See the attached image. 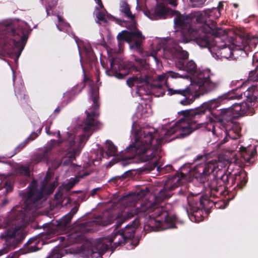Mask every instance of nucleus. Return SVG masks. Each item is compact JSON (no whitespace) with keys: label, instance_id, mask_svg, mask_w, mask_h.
Listing matches in <instances>:
<instances>
[{"label":"nucleus","instance_id":"1","mask_svg":"<svg viewBox=\"0 0 258 258\" xmlns=\"http://www.w3.org/2000/svg\"><path fill=\"white\" fill-rule=\"evenodd\" d=\"M222 101L219 97L195 109L182 111L184 118L175 122L164 133L162 137L154 127H144L135 130L132 132L134 142L130 145H161L175 139L183 138L200 128V125L206 124L207 113H210L212 109L217 108Z\"/></svg>","mask_w":258,"mask_h":258},{"label":"nucleus","instance_id":"2","mask_svg":"<svg viewBox=\"0 0 258 258\" xmlns=\"http://www.w3.org/2000/svg\"><path fill=\"white\" fill-rule=\"evenodd\" d=\"M51 174L47 173L43 180L33 179L29 186V190L20 193L25 200V205L23 207L16 206L12 209L11 216L15 222L7 230L5 235L10 250L16 247L25 237L22 226L17 224L26 220L29 212H33L34 209L39 207V201L43 195L51 194L57 185V181H51Z\"/></svg>","mask_w":258,"mask_h":258},{"label":"nucleus","instance_id":"3","mask_svg":"<svg viewBox=\"0 0 258 258\" xmlns=\"http://www.w3.org/2000/svg\"><path fill=\"white\" fill-rule=\"evenodd\" d=\"M211 71L205 70L199 73L197 76L191 80L190 86L184 89H173L169 87L168 80L166 83V80H159L158 77L157 80L153 81L151 84V88L153 90L157 89L158 94L157 96H163L165 90L163 88V84L167 88V94L171 96L179 95L184 97V99L179 101L182 105H188L192 104L196 98H199L200 95L208 94L216 90L220 86L219 81L214 82L211 79Z\"/></svg>","mask_w":258,"mask_h":258},{"label":"nucleus","instance_id":"4","mask_svg":"<svg viewBox=\"0 0 258 258\" xmlns=\"http://www.w3.org/2000/svg\"><path fill=\"white\" fill-rule=\"evenodd\" d=\"M145 39V37L142 35L141 31L136 29L134 31L123 30L119 32L116 36L117 47H108L104 41L99 43L107 51L110 62L109 72L111 75L118 79H122L133 71L141 72V69H138L134 64L127 66L118 56V54L123 51L125 42L131 44V48L141 51L142 43Z\"/></svg>","mask_w":258,"mask_h":258},{"label":"nucleus","instance_id":"5","mask_svg":"<svg viewBox=\"0 0 258 258\" xmlns=\"http://www.w3.org/2000/svg\"><path fill=\"white\" fill-rule=\"evenodd\" d=\"M30 27L25 22H21L18 27L13 29L11 24H0V53L19 58L26 43L30 31Z\"/></svg>","mask_w":258,"mask_h":258},{"label":"nucleus","instance_id":"6","mask_svg":"<svg viewBox=\"0 0 258 258\" xmlns=\"http://www.w3.org/2000/svg\"><path fill=\"white\" fill-rule=\"evenodd\" d=\"M174 18L176 27L180 28L181 37L180 41L187 43L191 41H195L200 46H206L209 42L205 36H200L199 32L195 29L192 23V16L182 15L178 12Z\"/></svg>","mask_w":258,"mask_h":258},{"label":"nucleus","instance_id":"7","mask_svg":"<svg viewBox=\"0 0 258 258\" xmlns=\"http://www.w3.org/2000/svg\"><path fill=\"white\" fill-rule=\"evenodd\" d=\"M176 60L175 61V66L177 69L184 71L183 73L180 74L178 73L169 71L162 75H158V78L159 80H166V83H167V80L169 78H188L189 75H195L191 79L197 76L202 71L197 72V66L195 62L192 60H187L189 54L187 51L183 50L182 48H180L176 51ZM202 70V71H205ZM207 70H210L207 69Z\"/></svg>","mask_w":258,"mask_h":258},{"label":"nucleus","instance_id":"8","mask_svg":"<svg viewBox=\"0 0 258 258\" xmlns=\"http://www.w3.org/2000/svg\"><path fill=\"white\" fill-rule=\"evenodd\" d=\"M246 85V83L242 82L237 88L232 89L231 91L219 96V99H222L223 101L232 99L239 100L244 97L247 102H249L250 103H254L257 101L258 96V85H251L248 87L245 91H242Z\"/></svg>","mask_w":258,"mask_h":258},{"label":"nucleus","instance_id":"9","mask_svg":"<svg viewBox=\"0 0 258 258\" xmlns=\"http://www.w3.org/2000/svg\"><path fill=\"white\" fill-rule=\"evenodd\" d=\"M239 39L241 41V44H237L238 41L236 40L233 42L232 47L226 45L224 42H223V44L221 45L215 43V45L218 48V53L221 57L236 60L239 57V54L237 53L238 50L246 52L250 50V40L249 39H245L241 37H239Z\"/></svg>","mask_w":258,"mask_h":258},{"label":"nucleus","instance_id":"10","mask_svg":"<svg viewBox=\"0 0 258 258\" xmlns=\"http://www.w3.org/2000/svg\"><path fill=\"white\" fill-rule=\"evenodd\" d=\"M154 199L153 203H147L145 207L143 208L142 211L149 213L153 212V214L151 215L153 218L149 222V225L153 230H160L163 229L162 223L166 221L168 214L162 206H159L161 202L156 201L155 197Z\"/></svg>","mask_w":258,"mask_h":258},{"label":"nucleus","instance_id":"11","mask_svg":"<svg viewBox=\"0 0 258 258\" xmlns=\"http://www.w3.org/2000/svg\"><path fill=\"white\" fill-rule=\"evenodd\" d=\"M86 85L88 86V95L89 99L93 103L92 109H89L87 112V119L85 122V126L81 128L84 132L89 131L95 124V120L96 117V99L97 89L95 84L90 79L84 78Z\"/></svg>","mask_w":258,"mask_h":258},{"label":"nucleus","instance_id":"12","mask_svg":"<svg viewBox=\"0 0 258 258\" xmlns=\"http://www.w3.org/2000/svg\"><path fill=\"white\" fill-rule=\"evenodd\" d=\"M125 150L126 152H131L134 155L140 156L144 161L152 160L149 169L152 170L157 167V170H159L160 167L157 166V161L160 156L158 154V151L154 149L149 146H128Z\"/></svg>","mask_w":258,"mask_h":258},{"label":"nucleus","instance_id":"13","mask_svg":"<svg viewBox=\"0 0 258 258\" xmlns=\"http://www.w3.org/2000/svg\"><path fill=\"white\" fill-rule=\"evenodd\" d=\"M182 173H176L175 175L169 176L165 182L163 188L155 196L156 201L162 202L166 199L171 197L172 191L181 183V179L184 177Z\"/></svg>","mask_w":258,"mask_h":258},{"label":"nucleus","instance_id":"14","mask_svg":"<svg viewBox=\"0 0 258 258\" xmlns=\"http://www.w3.org/2000/svg\"><path fill=\"white\" fill-rule=\"evenodd\" d=\"M199 32L200 36H204L205 35L209 43L206 46H201V47H208L210 46V40L208 34L212 33L216 36V39L215 40V43H219L221 41V38L219 35L221 34L219 31H222L221 29H217L216 27V23L213 20L205 21V23L202 25V28L198 30Z\"/></svg>","mask_w":258,"mask_h":258},{"label":"nucleus","instance_id":"15","mask_svg":"<svg viewBox=\"0 0 258 258\" xmlns=\"http://www.w3.org/2000/svg\"><path fill=\"white\" fill-rule=\"evenodd\" d=\"M224 128L225 130L226 136L222 140L221 144L227 143L229 139H237L240 136L241 128L239 123L237 122H230Z\"/></svg>","mask_w":258,"mask_h":258},{"label":"nucleus","instance_id":"16","mask_svg":"<svg viewBox=\"0 0 258 258\" xmlns=\"http://www.w3.org/2000/svg\"><path fill=\"white\" fill-rule=\"evenodd\" d=\"M219 160H211L205 164H200L195 168V172L203 176H207L211 174L218 168Z\"/></svg>","mask_w":258,"mask_h":258},{"label":"nucleus","instance_id":"17","mask_svg":"<svg viewBox=\"0 0 258 258\" xmlns=\"http://www.w3.org/2000/svg\"><path fill=\"white\" fill-rule=\"evenodd\" d=\"M235 117V114L232 113L231 109H230L229 108H224L221 109L218 114V120L219 122L224 127L227 124L232 122Z\"/></svg>","mask_w":258,"mask_h":258},{"label":"nucleus","instance_id":"18","mask_svg":"<svg viewBox=\"0 0 258 258\" xmlns=\"http://www.w3.org/2000/svg\"><path fill=\"white\" fill-rule=\"evenodd\" d=\"M166 7L162 4H158L154 11L149 12V15L146 14L148 17L151 20H158L165 19L167 14Z\"/></svg>","mask_w":258,"mask_h":258},{"label":"nucleus","instance_id":"19","mask_svg":"<svg viewBox=\"0 0 258 258\" xmlns=\"http://www.w3.org/2000/svg\"><path fill=\"white\" fill-rule=\"evenodd\" d=\"M51 148L50 146H46L40 149L38 152L34 154L31 158V163L37 164L42 160H46L49 157Z\"/></svg>","mask_w":258,"mask_h":258},{"label":"nucleus","instance_id":"20","mask_svg":"<svg viewBox=\"0 0 258 258\" xmlns=\"http://www.w3.org/2000/svg\"><path fill=\"white\" fill-rule=\"evenodd\" d=\"M95 245V243L94 244L91 241H87L81 247L78 252L83 257L91 258L92 254L95 252L96 247Z\"/></svg>","mask_w":258,"mask_h":258},{"label":"nucleus","instance_id":"21","mask_svg":"<svg viewBox=\"0 0 258 258\" xmlns=\"http://www.w3.org/2000/svg\"><path fill=\"white\" fill-rule=\"evenodd\" d=\"M207 10L205 11L206 12ZM190 16H192V23L194 25V27L195 29L199 30L200 29L202 28V25L205 23V21L207 20V18H206V16H207L208 18H210L208 15L204 14L202 13H191L190 14Z\"/></svg>","mask_w":258,"mask_h":258},{"label":"nucleus","instance_id":"22","mask_svg":"<svg viewBox=\"0 0 258 258\" xmlns=\"http://www.w3.org/2000/svg\"><path fill=\"white\" fill-rule=\"evenodd\" d=\"M113 246L111 245L108 238L98 239V254L101 256L109 249H113Z\"/></svg>","mask_w":258,"mask_h":258},{"label":"nucleus","instance_id":"23","mask_svg":"<svg viewBox=\"0 0 258 258\" xmlns=\"http://www.w3.org/2000/svg\"><path fill=\"white\" fill-rule=\"evenodd\" d=\"M148 192L149 189L146 188L145 189L124 197L123 200L126 202H131V205H133L138 200L146 196Z\"/></svg>","mask_w":258,"mask_h":258},{"label":"nucleus","instance_id":"24","mask_svg":"<svg viewBox=\"0 0 258 258\" xmlns=\"http://www.w3.org/2000/svg\"><path fill=\"white\" fill-rule=\"evenodd\" d=\"M110 241V244L113 243V248L112 249V251L118 246L124 244L126 242L124 236L120 231H118L117 232L115 233L111 238H108Z\"/></svg>","mask_w":258,"mask_h":258},{"label":"nucleus","instance_id":"25","mask_svg":"<svg viewBox=\"0 0 258 258\" xmlns=\"http://www.w3.org/2000/svg\"><path fill=\"white\" fill-rule=\"evenodd\" d=\"M72 217L73 215L72 214H67L64 216L58 222L57 226L51 229L50 233L56 234L58 233L57 230L58 229H64L71 221Z\"/></svg>","mask_w":258,"mask_h":258},{"label":"nucleus","instance_id":"26","mask_svg":"<svg viewBox=\"0 0 258 258\" xmlns=\"http://www.w3.org/2000/svg\"><path fill=\"white\" fill-rule=\"evenodd\" d=\"M149 79L150 77L147 75H145L144 77H133L128 78L126 81V83L130 87H133L135 83L137 84H144L147 87L149 83Z\"/></svg>","mask_w":258,"mask_h":258},{"label":"nucleus","instance_id":"27","mask_svg":"<svg viewBox=\"0 0 258 258\" xmlns=\"http://www.w3.org/2000/svg\"><path fill=\"white\" fill-rule=\"evenodd\" d=\"M72 133L70 131H69L67 133V138L64 139L61 137L60 133L59 131L57 132V139L56 141V143L57 144H60L62 143H65L68 142L71 144V145H73L75 143H76L75 141V131L73 132Z\"/></svg>","mask_w":258,"mask_h":258},{"label":"nucleus","instance_id":"28","mask_svg":"<svg viewBox=\"0 0 258 258\" xmlns=\"http://www.w3.org/2000/svg\"><path fill=\"white\" fill-rule=\"evenodd\" d=\"M98 7L101 9H103L101 11L98 10V20L107 23V19H111L112 16L104 8L101 0H98Z\"/></svg>","mask_w":258,"mask_h":258},{"label":"nucleus","instance_id":"29","mask_svg":"<svg viewBox=\"0 0 258 258\" xmlns=\"http://www.w3.org/2000/svg\"><path fill=\"white\" fill-rule=\"evenodd\" d=\"M252 63L255 68L249 72L248 80L253 82H258V52L253 55Z\"/></svg>","mask_w":258,"mask_h":258},{"label":"nucleus","instance_id":"30","mask_svg":"<svg viewBox=\"0 0 258 258\" xmlns=\"http://www.w3.org/2000/svg\"><path fill=\"white\" fill-rule=\"evenodd\" d=\"M223 2H220L217 8H213L212 9L207 10L205 12V14L208 15L209 17L218 19L221 16L220 11L223 9Z\"/></svg>","mask_w":258,"mask_h":258},{"label":"nucleus","instance_id":"31","mask_svg":"<svg viewBox=\"0 0 258 258\" xmlns=\"http://www.w3.org/2000/svg\"><path fill=\"white\" fill-rule=\"evenodd\" d=\"M39 245H42V242L38 238H31L27 243V249L30 252L36 251L40 248Z\"/></svg>","mask_w":258,"mask_h":258},{"label":"nucleus","instance_id":"32","mask_svg":"<svg viewBox=\"0 0 258 258\" xmlns=\"http://www.w3.org/2000/svg\"><path fill=\"white\" fill-rule=\"evenodd\" d=\"M251 103L245 100L241 103V112L240 113V116L244 115H251L254 113V109L252 106Z\"/></svg>","mask_w":258,"mask_h":258},{"label":"nucleus","instance_id":"33","mask_svg":"<svg viewBox=\"0 0 258 258\" xmlns=\"http://www.w3.org/2000/svg\"><path fill=\"white\" fill-rule=\"evenodd\" d=\"M137 210L134 209L131 210L130 211H126L124 212V215H121L120 217H118L116 219V228H118L125 220L132 218L135 215L137 214Z\"/></svg>","mask_w":258,"mask_h":258},{"label":"nucleus","instance_id":"34","mask_svg":"<svg viewBox=\"0 0 258 258\" xmlns=\"http://www.w3.org/2000/svg\"><path fill=\"white\" fill-rule=\"evenodd\" d=\"M113 219L112 216L108 212H105L103 213L102 217L98 216V226H106L110 224Z\"/></svg>","mask_w":258,"mask_h":258},{"label":"nucleus","instance_id":"35","mask_svg":"<svg viewBox=\"0 0 258 258\" xmlns=\"http://www.w3.org/2000/svg\"><path fill=\"white\" fill-rule=\"evenodd\" d=\"M81 150V146H71L67 153V157L72 161L80 154Z\"/></svg>","mask_w":258,"mask_h":258},{"label":"nucleus","instance_id":"36","mask_svg":"<svg viewBox=\"0 0 258 258\" xmlns=\"http://www.w3.org/2000/svg\"><path fill=\"white\" fill-rule=\"evenodd\" d=\"M240 151L241 152V154L244 160L247 162H249L250 159L255 155L256 153L255 148H254L253 151H250L244 146H241Z\"/></svg>","mask_w":258,"mask_h":258},{"label":"nucleus","instance_id":"37","mask_svg":"<svg viewBox=\"0 0 258 258\" xmlns=\"http://www.w3.org/2000/svg\"><path fill=\"white\" fill-rule=\"evenodd\" d=\"M135 226L128 225L126 226L123 229L120 230L126 241L133 237L135 232Z\"/></svg>","mask_w":258,"mask_h":258},{"label":"nucleus","instance_id":"38","mask_svg":"<svg viewBox=\"0 0 258 258\" xmlns=\"http://www.w3.org/2000/svg\"><path fill=\"white\" fill-rule=\"evenodd\" d=\"M57 18L58 21V24H56L57 29L59 31H63L67 33H69L71 30L70 24L65 22L61 16H57Z\"/></svg>","mask_w":258,"mask_h":258},{"label":"nucleus","instance_id":"39","mask_svg":"<svg viewBox=\"0 0 258 258\" xmlns=\"http://www.w3.org/2000/svg\"><path fill=\"white\" fill-rule=\"evenodd\" d=\"M83 49L85 53L86 57L89 62L93 61L95 57V53L92 50V47L90 44H86L83 45Z\"/></svg>","mask_w":258,"mask_h":258},{"label":"nucleus","instance_id":"40","mask_svg":"<svg viewBox=\"0 0 258 258\" xmlns=\"http://www.w3.org/2000/svg\"><path fill=\"white\" fill-rule=\"evenodd\" d=\"M30 164H28L26 166L22 165L18 166L16 168L17 173L21 175L30 176Z\"/></svg>","mask_w":258,"mask_h":258},{"label":"nucleus","instance_id":"41","mask_svg":"<svg viewBox=\"0 0 258 258\" xmlns=\"http://www.w3.org/2000/svg\"><path fill=\"white\" fill-rule=\"evenodd\" d=\"M120 11L123 13L126 17L130 18L131 19H134L135 17L132 14L130 6L127 3H123L120 6Z\"/></svg>","mask_w":258,"mask_h":258},{"label":"nucleus","instance_id":"42","mask_svg":"<svg viewBox=\"0 0 258 258\" xmlns=\"http://www.w3.org/2000/svg\"><path fill=\"white\" fill-rule=\"evenodd\" d=\"M84 176V175H82L81 176H77L75 178L71 179L68 183L64 185V187L66 189H70L72 188L78 182H79L80 178L83 177Z\"/></svg>","mask_w":258,"mask_h":258},{"label":"nucleus","instance_id":"43","mask_svg":"<svg viewBox=\"0 0 258 258\" xmlns=\"http://www.w3.org/2000/svg\"><path fill=\"white\" fill-rule=\"evenodd\" d=\"M229 108L231 109L232 113L235 114V117L240 116V113L241 112V103H235Z\"/></svg>","mask_w":258,"mask_h":258},{"label":"nucleus","instance_id":"44","mask_svg":"<svg viewBox=\"0 0 258 258\" xmlns=\"http://www.w3.org/2000/svg\"><path fill=\"white\" fill-rule=\"evenodd\" d=\"M54 200L56 201V205H61L63 201V194L60 190L57 192L54 196Z\"/></svg>","mask_w":258,"mask_h":258},{"label":"nucleus","instance_id":"45","mask_svg":"<svg viewBox=\"0 0 258 258\" xmlns=\"http://www.w3.org/2000/svg\"><path fill=\"white\" fill-rule=\"evenodd\" d=\"M120 152L117 150L116 146H108L107 154L110 156H119Z\"/></svg>","mask_w":258,"mask_h":258},{"label":"nucleus","instance_id":"46","mask_svg":"<svg viewBox=\"0 0 258 258\" xmlns=\"http://www.w3.org/2000/svg\"><path fill=\"white\" fill-rule=\"evenodd\" d=\"M197 204H196L195 205L191 204L190 202L188 201V206L189 208L191 211L194 212H197L199 210V208L197 205Z\"/></svg>","mask_w":258,"mask_h":258},{"label":"nucleus","instance_id":"47","mask_svg":"<svg viewBox=\"0 0 258 258\" xmlns=\"http://www.w3.org/2000/svg\"><path fill=\"white\" fill-rule=\"evenodd\" d=\"M89 135L86 134H83L81 135L79 139V143L83 144L88 140Z\"/></svg>","mask_w":258,"mask_h":258},{"label":"nucleus","instance_id":"48","mask_svg":"<svg viewBox=\"0 0 258 258\" xmlns=\"http://www.w3.org/2000/svg\"><path fill=\"white\" fill-rule=\"evenodd\" d=\"M72 36H73L74 38L75 39V41L77 44V46H78V49H80L81 47V43H82V41H80L79 38L76 36L74 34V33H72Z\"/></svg>","mask_w":258,"mask_h":258},{"label":"nucleus","instance_id":"49","mask_svg":"<svg viewBox=\"0 0 258 258\" xmlns=\"http://www.w3.org/2000/svg\"><path fill=\"white\" fill-rule=\"evenodd\" d=\"M37 137V134L36 133H32V134H31L30 135V136L27 139L26 141V142H25V144H28V142H27V141L28 140H34L36 137Z\"/></svg>","mask_w":258,"mask_h":258},{"label":"nucleus","instance_id":"50","mask_svg":"<svg viewBox=\"0 0 258 258\" xmlns=\"http://www.w3.org/2000/svg\"><path fill=\"white\" fill-rule=\"evenodd\" d=\"M167 1L170 5L173 7L177 6V0H167Z\"/></svg>","mask_w":258,"mask_h":258},{"label":"nucleus","instance_id":"51","mask_svg":"<svg viewBox=\"0 0 258 258\" xmlns=\"http://www.w3.org/2000/svg\"><path fill=\"white\" fill-rule=\"evenodd\" d=\"M136 61H138L142 67H144L146 63L145 60L144 59H136Z\"/></svg>","mask_w":258,"mask_h":258},{"label":"nucleus","instance_id":"52","mask_svg":"<svg viewBox=\"0 0 258 258\" xmlns=\"http://www.w3.org/2000/svg\"><path fill=\"white\" fill-rule=\"evenodd\" d=\"M106 145L111 146V145H114L113 144V142L111 141L107 140L106 141Z\"/></svg>","mask_w":258,"mask_h":258},{"label":"nucleus","instance_id":"53","mask_svg":"<svg viewBox=\"0 0 258 258\" xmlns=\"http://www.w3.org/2000/svg\"><path fill=\"white\" fill-rule=\"evenodd\" d=\"M206 154L205 155H200L199 156L197 157V159H196V160H201L202 158H203L204 157H205L206 156Z\"/></svg>","mask_w":258,"mask_h":258},{"label":"nucleus","instance_id":"54","mask_svg":"<svg viewBox=\"0 0 258 258\" xmlns=\"http://www.w3.org/2000/svg\"><path fill=\"white\" fill-rule=\"evenodd\" d=\"M167 171L171 170L172 169V166L171 165H167L165 169Z\"/></svg>","mask_w":258,"mask_h":258},{"label":"nucleus","instance_id":"55","mask_svg":"<svg viewBox=\"0 0 258 258\" xmlns=\"http://www.w3.org/2000/svg\"><path fill=\"white\" fill-rule=\"evenodd\" d=\"M191 2H199L200 3V4H203V2H204V0H190Z\"/></svg>","mask_w":258,"mask_h":258},{"label":"nucleus","instance_id":"56","mask_svg":"<svg viewBox=\"0 0 258 258\" xmlns=\"http://www.w3.org/2000/svg\"><path fill=\"white\" fill-rule=\"evenodd\" d=\"M96 191H97V188H94L93 191V194H92L93 196H94L95 195Z\"/></svg>","mask_w":258,"mask_h":258},{"label":"nucleus","instance_id":"57","mask_svg":"<svg viewBox=\"0 0 258 258\" xmlns=\"http://www.w3.org/2000/svg\"><path fill=\"white\" fill-rule=\"evenodd\" d=\"M233 6L235 8H237L238 7V4L234 3L233 4Z\"/></svg>","mask_w":258,"mask_h":258},{"label":"nucleus","instance_id":"58","mask_svg":"<svg viewBox=\"0 0 258 258\" xmlns=\"http://www.w3.org/2000/svg\"><path fill=\"white\" fill-rule=\"evenodd\" d=\"M60 109L59 108V107H57V108H56L54 110L55 112H58L59 111Z\"/></svg>","mask_w":258,"mask_h":258},{"label":"nucleus","instance_id":"59","mask_svg":"<svg viewBox=\"0 0 258 258\" xmlns=\"http://www.w3.org/2000/svg\"><path fill=\"white\" fill-rule=\"evenodd\" d=\"M46 133L47 134H51V133L49 132V129L46 128Z\"/></svg>","mask_w":258,"mask_h":258},{"label":"nucleus","instance_id":"60","mask_svg":"<svg viewBox=\"0 0 258 258\" xmlns=\"http://www.w3.org/2000/svg\"><path fill=\"white\" fill-rule=\"evenodd\" d=\"M7 203H8V201H7V200H4V202H3V204H4V205H6V204H7Z\"/></svg>","mask_w":258,"mask_h":258},{"label":"nucleus","instance_id":"61","mask_svg":"<svg viewBox=\"0 0 258 258\" xmlns=\"http://www.w3.org/2000/svg\"><path fill=\"white\" fill-rule=\"evenodd\" d=\"M97 123H98V130H99V128L100 127V123L99 121H98L97 122Z\"/></svg>","mask_w":258,"mask_h":258},{"label":"nucleus","instance_id":"62","mask_svg":"<svg viewBox=\"0 0 258 258\" xmlns=\"http://www.w3.org/2000/svg\"><path fill=\"white\" fill-rule=\"evenodd\" d=\"M231 84H232V85H235L236 83H235V82L234 81H232Z\"/></svg>","mask_w":258,"mask_h":258},{"label":"nucleus","instance_id":"63","mask_svg":"<svg viewBox=\"0 0 258 258\" xmlns=\"http://www.w3.org/2000/svg\"><path fill=\"white\" fill-rule=\"evenodd\" d=\"M101 64H102V66H103V68H105V66H104V64H103V63L102 61V60H101Z\"/></svg>","mask_w":258,"mask_h":258},{"label":"nucleus","instance_id":"64","mask_svg":"<svg viewBox=\"0 0 258 258\" xmlns=\"http://www.w3.org/2000/svg\"><path fill=\"white\" fill-rule=\"evenodd\" d=\"M142 87H140V88L139 89V92H141V90H142Z\"/></svg>","mask_w":258,"mask_h":258}]
</instances>
